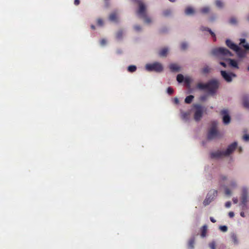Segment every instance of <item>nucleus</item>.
I'll use <instances>...</instances> for the list:
<instances>
[{"mask_svg": "<svg viewBox=\"0 0 249 249\" xmlns=\"http://www.w3.org/2000/svg\"><path fill=\"white\" fill-rule=\"evenodd\" d=\"M243 139L246 141V142H249V135L246 134L243 136Z\"/></svg>", "mask_w": 249, "mask_h": 249, "instance_id": "49530a36", "label": "nucleus"}, {"mask_svg": "<svg viewBox=\"0 0 249 249\" xmlns=\"http://www.w3.org/2000/svg\"><path fill=\"white\" fill-rule=\"evenodd\" d=\"M145 68L147 71H156V62L146 64Z\"/></svg>", "mask_w": 249, "mask_h": 249, "instance_id": "a211bd4d", "label": "nucleus"}, {"mask_svg": "<svg viewBox=\"0 0 249 249\" xmlns=\"http://www.w3.org/2000/svg\"><path fill=\"white\" fill-rule=\"evenodd\" d=\"M247 19L249 21V16L248 17Z\"/></svg>", "mask_w": 249, "mask_h": 249, "instance_id": "338daca9", "label": "nucleus"}, {"mask_svg": "<svg viewBox=\"0 0 249 249\" xmlns=\"http://www.w3.org/2000/svg\"><path fill=\"white\" fill-rule=\"evenodd\" d=\"M109 19L111 21L118 22L117 16L116 13H111L109 17Z\"/></svg>", "mask_w": 249, "mask_h": 249, "instance_id": "4be33fe9", "label": "nucleus"}, {"mask_svg": "<svg viewBox=\"0 0 249 249\" xmlns=\"http://www.w3.org/2000/svg\"><path fill=\"white\" fill-rule=\"evenodd\" d=\"M207 230V226L206 225H204L201 230V236L202 237H204L206 236V231Z\"/></svg>", "mask_w": 249, "mask_h": 249, "instance_id": "c85d7f7f", "label": "nucleus"}, {"mask_svg": "<svg viewBox=\"0 0 249 249\" xmlns=\"http://www.w3.org/2000/svg\"><path fill=\"white\" fill-rule=\"evenodd\" d=\"M173 14V10L171 9H167L162 12V15L166 17H170Z\"/></svg>", "mask_w": 249, "mask_h": 249, "instance_id": "412c9836", "label": "nucleus"}, {"mask_svg": "<svg viewBox=\"0 0 249 249\" xmlns=\"http://www.w3.org/2000/svg\"><path fill=\"white\" fill-rule=\"evenodd\" d=\"M174 102L176 103V104H178V102H179V101H178V98H174Z\"/></svg>", "mask_w": 249, "mask_h": 249, "instance_id": "052dcab7", "label": "nucleus"}, {"mask_svg": "<svg viewBox=\"0 0 249 249\" xmlns=\"http://www.w3.org/2000/svg\"><path fill=\"white\" fill-rule=\"evenodd\" d=\"M240 205L241 206L243 210H245L248 208L247 203H244L243 202H241Z\"/></svg>", "mask_w": 249, "mask_h": 249, "instance_id": "a19ab883", "label": "nucleus"}, {"mask_svg": "<svg viewBox=\"0 0 249 249\" xmlns=\"http://www.w3.org/2000/svg\"><path fill=\"white\" fill-rule=\"evenodd\" d=\"M181 115L182 119L184 121H187L189 120V113L185 112H181Z\"/></svg>", "mask_w": 249, "mask_h": 249, "instance_id": "393cba45", "label": "nucleus"}, {"mask_svg": "<svg viewBox=\"0 0 249 249\" xmlns=\"http://www.w3.org/2000/svg\"><path fill=\"white\" fill-rule=\"evenodd\" d=\"M211 71V68L209 67L208 66H204L201 70V72L203 74H208L209 72H210Z\"/></svg>", "mask_w": 249, "mask_h": 249, "instance_id": "5701e85b", "label": "nucleus"}, {"mask_svg": "<svg viewBox=\"0 0 249 249\" xmlns=\"http://www.w3.org/2000/svg\"><path fill=\"white\" fill-rule=\"evenodd\" d=\"M215 4L216 6L219 8H222L224 7L223 2L220 0H216Z\"/></svg>", "mask_w": 249, "mask_h": 249, "instance_id": "2f4dec72", "label": "nucleus"}, {"mask_svg": "<svg viewBox=\"0 0 249 249\" xmlns=\"http://www.w3.org/2000/svg\"><path fill=\"white\" fill-rule=\"evenodd\" d=\"M227 179L228 177L226 175H221L220 176L219 181L220 183L223 181L226 180Z\"/></svg>", "mask_w": 249, "mask_h": 249, "instance_id": "4c0bfd02", "label": "nucleus"}, {"mask_svg": "<svg viewBox=\"0 0 249 249\" xmlns=\"http://www.w3.org/2000/svg\"><path fill=\"white\" fill-rule=\"evenodd\" d=\"M231 237L232 242L235 245H237L239 244V241L237 236V235L233 232L231 233Z\"/></svg>", "mask_w": 249, "mask_h": 249, "instance_id": "6ab92c4d", "label": "nucleus"}, {"mask_svg": "<svg viewBox=\"0 0 249 249\" xmlns=\"http://www.w3.org/2000/svg\"><path fill=\"white\" fill-rule=\"evenodd\" d=\"M168 29L166 27H163L160 30V32L161 33H166L168 32Z\"/></svg>", "mask_w": 249, "mask_h": 249, "instance_id": "79ce46f5", "label": "nucleus"}, {"mask_svg": "<svg viewBox=\"0 0 249 249\" xmlns=\"http://www.w3.org/2000/svg\"><path fill=\"white\" fill-rule=\"evenodd\" d=\"M194 244H195V238H194V237H193L189 241V243H188L189 247L193 249L194 248Z\"/></svg>", "mask_w": 249, "mask_h": 249, "instance_id": "72a5a7b5", "label": "nucleus"}, {"mask_svg": "<svg viewBox=\"0 0 249 249\" xmlns=\"http://www.w3.org/2000/svg\"><path fill=\"white\" fill-rule=\"evenodd\" d=\"M167 92L168 94L171 95L173 93V89L171 87H168L167 89Z\"/></svg>", "mask_w": 249, "mask_h": 249, "instance_id": "a18cd8bd", "label": "nucleus"}, {"mask_svg": "<svg viewBox=\"0 0 249 249\" xmlns=\"http://www.w3.org/2000/svg\"><path fill=\"white\" fill-rule=\"evenodd\" d=\"M237 147V142H236L230 144L226 150H217L211 153L212 159H218L224 157H228L231 154Z\"/></svg>", "mask_w": 249, "mask_h": 249, "instance_id": "f03ea898", "label": "nucleus"}, {"mask_svg": "<svg viewBox=\"0 0 249 249\" xmlns=\"http://www.w3.org/2000/svg\"><path fill=\"white\" fill-rule=\"evenodd\" d=\"M193 109L194 112L195 120L196 122L200 121L203 116L204 107L199 104H194Z\"/></svg>", "mask_w": 249, "mask_h": 249, "instance_id": "0eeeda50", "label": "nucleus"}, {"mask_svg": "<svg viewBox=\"0 0 249 249\" xmlns=\"http://www.w3.org/2000/svg\"><path fill=\"white\" fill-rule=\"evenodd\" d=\"M210 11V7L209 6H205L200 9V12L203 14H208Z\"/></svg>", "mask_w": 249, "mask_h": 249, "instance_id": "b1692460", "label": "nucleus"}, {"mask_svg": "<svg viewBox=\"0 0 249 249\" xmlns=\"http://www.w3.org/2000/svg\"><path fill=\"white\" fill-rule=\"evenodd\" d=\"M91 28L92 29H95V26L94 25H91Z\"/></svg>", "mask_w": 249, "mask_h": 249, "instance_id": "e2e57ef3", "label": "nucleus"}, {"mask_svg": "<svg viewBox=\"0 0 249 249\" xmlns=\"http://www.w3.org/2000/svg\"><path fill=\"white\" fill-rule=\"evenodd\" d=\"M168 48H163L159 51V54L160 57H166L168 54Z\"/></svg>", "mask_w": 249, "mask_h": 249, "instance_id": "dca6fc26", "label": "nucleus"}, {"mask_svg": "<svg viewBox=\"0 0 249 249\" xmlns=\"http://www.w3.org/2000/svg\"><path fill=\"white\" fill-rule=\"evenodd\" d=\"M237 187L238 184L235 179L231 178L229 179L228 186H224V187L225 195L228 196H231L232 195V191Z\"/></svg>", "mask_w": 249, "mask_h": 249, "instance_id": "423d86ee", "label": "nucleus"}, {"mask_svg": "<svg viewBox=\"0 0 249 249\" xmlns=\"http://www.w3.org/2000/svg\"><path fill=\"white\" fill-rule=\"evenodd\" d=\"M220 73L223 78L228 83L231 82L232 78L236 77L235 74L232 72H228L225 71H221Z\"/></svg>", "mask_w": 249, "mask_h": 249, "instance_id": "1a4fd4ad", "label": "nucleus"}, {"mask_svg": "<svg viewBox=\"0 0 249 249\" xmlns=\"http://www.w3.org/2000/svg\"><path fill=\"white\" fill-rule=\"evenodd\" d=\"M104 24L103 21L102 19L99 18L97 19V24L99 26H103Z\"/></svg>", "mask_w": 249, "mask_h": 249, "instance_id": "de8ad7c7", "label": "nucleus"}, {"mask_svg": "<svg viewBox=\"0 0 249 249\" xmlns=\"http://www.w3.org/2000/svg\"><path fill=\"white\" fill-rule=\"evenodd\" d=\"M249 198V189L246 187H243L241 190V202L248 203Z\"/></svg>", "mask_w": 249, "mask_h": 249, "instance_id": "9d476101", "label": "nucleus"}, {"mask_svg": "<svg viewBox=\"0 0 249 249\" xmlns=\"http://www.w3.org/2000/svg\"><path fill=\"white\" fill-rule=\"evenodd\" d=\"M217 124L216 122H212L211 127L207 135V138L209 140H213L221 137L220 133L216 129Z\"/></svg>", "mask_w": 249, "mask_h": 249, "instance_id": "39448f33", "label": "nucleus"}, {"mask_svg": "<svg viewBox=\"0 0 249 249\" xmlns=\"http://www.w3.org/2000/svg\"><path fill=\"white\" fill-rule=\"evenodd\" d=\"M137 3L138 5V8L136 11L137 16L140 18L142 19L145 23H150L152 20L148 16L147 6L142 0H138Z\"/></svg>", "mask_w": 249, "mask_h": 249, "instance_id": "7ed1b4c3", "label": "nucleus"}, {"mask_svg": "<svg viewBox=\"0 0 249 249\" xmlns=\"http://www.w3.org/2000/svg\"><path fill=\"white\" fill-rule=\"evenodd\" d=\"M248 70L249 71V66L248 67Z\"/></svg>", "mask_w": 249, "mask_h": 249, "instance_id": "774afa93", "label": "nucleus"}, {"mask_svg": "<svg viewBox=\"0 0 249 249\" xmlns=\"http://www.w3.org/2000/svg\"><path fill=\"white\" fill-rule=\"evenodd\" d=\"M228 60L229 61V65L231 67L237 69H239L238 65L236 60L229 58Z\"/></svg>", "mask_w": 249, "mask_h": 249, "instance_id": "f3484780", "label": "nucleus"}, {"mask_svg": "<svg viewBox=\"0 0 249 249\" xmlns=\"http://www.w3.org/2000/svg\"><path fill=\"white\" fill-rule=\"evenodd\" d=\"M232 201L234 204H236L237 203L238 200L237 197H233Z\"/></svg>", "mask_w": 249, "mask_h": 249, "instance_id": "5fc2aeb1", "label": "nucleus"}, {"mask_svg": "<svg viewBox=\"0 0 249 249\" xmlns=\"http://www.w3.org/2000/svg\"><path fill=\"white\" fill-rule=\"evenodd\" d=\"M219 229L223 232H226L228 231V227L225 225L220 226Z\"/></svg>", "mask_w": 249, "mask_h": 249, "instance_id": "e433bc0d", "label": "nucleus"}, {"mask_svg": "<svg viewBox=\"0 0 249 249\" xmlns=\"http://www.w3.org/2000/svg\"><path fill=\"white\" fill-rule=\"evenodd\" d=\"M238 151L240 153L242 152V148L241 147H238Z\"/></svg>", "mask_w": 249, "mask_h": 249, "instance_id": "680f3d73", "label": "nucleus"}, {"mask_svg": "<svg viewBox=\"0 0 249 249\" xmlns=\"http://www.w3.org/2000/svg\"><path fill=\"white\" fill-rule=\"evenodd\" d=\"M194 98V96L193 95H189L185 98V102L187 104H190L192 102Z\"/></svg>", "mask_w": 249, "mask_h": 249, "instance_id": "cd10ccee", "label": "nucleus"}, {"mask_svg": "<svg viewBox=\"0 0 249 249\" xmlns=\"http://www.w3.org/2000/svg\"><path fill=\"white\" fill-rule=\"evenodd\" d=\"M123 32L122 30L118 31L116 35V37L117 39H121L123 37Z\"/></svg>", "mask_w": 249, "mask_h": 249, "instance_id": "7c9ffc66", "label": "nucleus"}, {"mask_svg": "<svg viewBox=\"0 0 249 249\" xmlns=\"http://www.w3.org/2000/svg\"><path fill=\"white\" fill-rule=\"evenodd\" d=\"M217 195V191L215 190H211L207 194V196L203 201L204 206L209 205Z\"/></svg>", "mask_w": 249, "mask_h": 249, "instance_id": "6e6552de", "label": "nucleus"}, {"mask_svg": "<svg viewBox=\"0 0 249 249\" xmlns=\"http://www.w3.org/2000/svg\"><path fill=\"white\" fill-rule=\"evenodd\" d=\"M74 3L75 5H78L80 3V0H74Z\"/></svg>", "mask_w": 249, "mask_h": 249, "instance_id": "4d7b16f0", "label": "nucleus"}, {"mask_svg": "<svg viewBox=\"0 0 249 249\" xmlns=\"http://www.w3.org/2000/svg\"><path fill=\"white\" fill-rule=\"evenodd\" d=\"M209 247L211 249H216L215 248V243L214 241L210 243L209 244Z\"/></svg>", "mask_w": 249, "mask_h": 249, "instance_id": "c03bdc74", "label": "nucleus"}, {"mask_svg": "<svg viewBox=\"0 0 249 249\" xmlns=\"http://www.w3.org/2000/svg\"><path fill=\"white\" fill-rule=\"evenodd\" d=\"M212 54L214 56L221 59L227 60V58L232 56L233 54L228 49L224 47H217L212 49Z\"/></svg>", "mask_w": 249, "mask_h": 249, "instance_id": "20e7f679", "label": "nucleus"}, {"mask_svg": "<svg viewBox=\"0 0 249 249\" xmlns=\"http://www.w3.org/2000/svg\"><path fill=\"white\" fill-rule=\"evenodd\" d=\"M247 51L245 49L244 50L238 46V49L235 50L234 52L236 53L237 57L239 59H242L246 57Z\"/></svg>", "mask_w": 249, "mask_h": 249, "instance_id": "f8f14e48", "label": "nucleus"}, {"mask_svg": "<svg viewBox=\"0 0 249 249\" xmlns=\"http://www.w3.org/2000/svg\"><path fill=\"white\" fill-rule=\"evenodd\" d=\"M220 64L221 65H222L223 67H224V68H226L227 67V64L224 62H220Z\"/></svg>", "mask_w": 249, "mask_h": 249, "instance_id": "6e6d98bb", "label": "nucleus"}, {"mask_svg": "<svg viewBox=\"0 0 249 249\" xmlns=\"http://www.w3.org/2000/svg\"><path fill=\"white\" fill-rule=\"evenodd\" d=\"M106 43H107V41H106V39H102L100 41V44L102 46L105 45L106 44Z\"/></svg>", "mask_w": 249, "mask_h": 249, "instance_id": "3c124183", "label": "nucleus"}, {"mask_svg": "<svg viewBox=\"0 0 249 249\" xmlns=\"http://www.w3.org/2000/svg\"><path fill=\"white\" fill-rule=\"evenodd\" d=\"M209 29V28L207 27H205V26H201L200 27V30L203 32V31H207Z\"/></svg>", "mask_w": 249, "mask_h": 249, "instance_id": "09e8293b", "label": "nucleus"}, {"mask_svg": "<svg viewBox=\"0 0 249 249\" xmlns=\"http://www.w3.org/2000/svg\"><path fill=\"white\" fill-rule=\"evenodd\" d=\"M240 44L241 45L245 50H249V44L246 43V40L245 38H241L240 39Z\"/></svg>", "mask_w": 249, "mask_h": 249, "instance_id": "aec40b11", "label": "nucleus"}, {"mask_svg": "<svg viewBox=\"0 0 249 249\" xmlns=\"http://www.w3.org/2000/svg\"><path fill=\"white\" fill-rule=\"evenodd\" d=\"M240 214L241 216H242V217H245V214L244 212H240Z\"/></svg>", "mask_w": 249, "mask_h": 249, "instance_id": "bf43d9fd", "label": "nucleus"}, {"mask_svg": "<svg viewBox=\"0 0 249 249\" xmlns=\"http://www.w3.org/2000/svg\"><path fill=\"white\" fill-rule=\"evenodd\" d=\"M177 80L179 83H182L184 80L183 75L181 74H178L177 76Z\"/></svg>", "mask_w": 249, "mask_h": 249, "instance_id": "473e14b6", "label": "nucleus"}, {"mask_svg": "<svg viewBox=\"0 0 249 249\" xmlns=\"http://www.w3.org/2000/svg\"><path fill=\"white\" fill-rule=\"evenodd\" d=\"M137 68L134 65H130L128 67L127 70L129 72H133L136 71Z\"/></svg>", "mask_w": 249, "mask_h": 249, "instance_id": "f704fd0d", "label": "nucleus"}, {"mask_svg": "<svg viewBox=\"0 0 249 249\" xmlns=\"http://www.w3.org/2000/svg\"><path fill=\"white\" fill-rule=\"evenodd\" d=\"M210 219L211 221L213 223L216 222V220L213 217H210Z\"/></svg>", "mask_w": 249, "mask_h": 249, "instance_id": "13d9d810", "label": "nucleus"}, {"mask_svg": "<svg viewBox=\"0 0 249 249\" xmlns=\"http://www.w3.org/2000/svg\"><path fill=\"white\" fill-rule=\"evenodd\" d=\"M169 68L173 72H178L180 70V67L175 63H171L169 65Z\"/></svg>", "mask_w": 249, "mask_h": 249, "instance_id": "4468645a", "label": "nucleus"}, {"mask_svg": "<svg viewBox=\"0 0 249 249\" xmlns=\"http://www.w3.org/2000/svg\"><path fill=\"white\" fill-rule=\"evenodd\" d=\"M228 215L230 217L232 218L234 216V213L233 212H230L228 213Z\"/></svg>", "mask_w": 249, "mask_h": 249, "instance_id": "864d4df0", "label": "nucleus"}, {"mask_svg": "<svg viewBox=\"0 0 249 249\" xmlns=\"http://www.w3.org/2000/svg\"><path fill=\"white\" fill-rule=\"evenodd\" d=\"M243 105L244 107L249 109V100L247 98H244L243 100Z\"/></svg>", "mask_w": 249, "mask_h": 249, "instance_id": "bb28decb", "label": "nucleus"}, {"mask_svg": "<svg viewBox=\"0 0 249 249\" xmlns=\"http://www.w3.org/2000/svg\"><path fill=\"white\" fill-rule=\"evenodd\" d=\"M188 44L186 42H183L180 44V47L181 50H185L188 48Z\"/></svg>", "mask_w": 249, "mask_h": 249, "instance_id": "c9c22d12", "label": "nucleus"}, {"mask_svg": "<svg viewBox=\"0 0 249 249\" xmlns=\"http://www.w3.org/2000/svg\"><path fill=\"white\" fill-rule=\"evenodd\" d=\"M184 13L186 15L190 16L193 15L195 13V10L191 6H188L185 8Z\"/></svg>", "mask_w": 249, "mask_h": 249, "instance_id": "2eb2a0df", "label": "nucleus"}, {"mask_svg": "<svg viewBox=\"0 0 249 249\" xmlns=\"http://www.w3.org/2000/svg\"><path fill=\"white\" fill-rule=\"evenodd\" d=\"M207 31L210 33V34L214 38V40L215 41L216 40V36H215V35L214 33V32H213L211 30V29H210V28H209V29Z\"/></svg>", "mask_w": 249, "mask_h": 249, "instance_id": "58836bf2", "label": "nucleus"}, {"mask_svg": "<svg viewBox=\"0 0 249 249\" xmlns=\"http://www.w3.org/2000/svg\"><path fill=\"white\" fill-rule=\"evenodd\" d=\"M220 114L222 116L223 122L225 124H229L231 122V117L227 109L221 111Z\"/></svg>", "mask_w": 249, "mask_h": 249, "instance_id": "9b49d317", "label": "nucleus"}, {"mask_svg": "<svg viewBox=\"0 0 249 249\" xmlns=\"http://www.w3.org/2000/svg\"><path fill=\"white\" fill-rule=\"evenodd\" d=\"M134 29L137 31H139L141 29V27L140 25H136L134 26Z\"/></svg>", "mask_w": 249, "mask_h": 249, "instance_id": "603ef678", "label": "nucleus"}, {"mask_svg": "<svg viewBox=\"0 0 249 249\" xmlns=\"http://www.w3.org/2000/svg\"><path fill=\"white\" fill-rule=\"evenodd\" d=\"M171 2H174L176 1V0H169Z\"/></svg>", "mask_w": 249, "mask_h": 249, "instance_id": "0e129e2a", "label": "nucleus"}, {"mask_svg": "<svg viewBox=\"0 0 249 249\" xmlns=\"http://www.w3.org/2000/svg\"><path fill=\"white\" fill-rule=\"evenodd\" d=\"M220 84L218 79H212L206 83H199L197 85V88L200 90H206L209 95L213 96L216 93Z\"/></svg>", "mask_w": 249, "mask_h": 249, "instance_id": "f257e3e1", "label": "nucleus"}, {"mask_svg": "<svg viewBox=\"0 0 249 249\" xmlns=\"http://www.w3.org/2000/svg\"><path fill=\"white\" fill-rule=\"evenodd\" d=\"M229 22L230 24H231L232 25H237L238 21H237V19H236V18L231 17L229 19Z\"/></svg>", "mask_w": 249, "mask_h": 249, "instance_id": "c756f323", "label": "nucleus"}, {"mask_svg": "<svg viewBox=\"0 0 249 249\" xmlns=\"http://www.w3.org/2000/svg\"><path fill=\"white\" fill-rule=\"evenodd\" d=\"M214 19V18H212H212H211V20H212V21Z\"/></svg>", "mask_w": 249, "mask_h": 249, "instance_id": "69168bd1", "label": "nucleus"}, {"mask_svg": "<svg viewBox=\"0 0 249 249\" xmlns=\"http://www.w3.org/2000/svg\"><path fill=\"white\" fill-rule=\"evenodd\" d=\"M184 82L188 86H189L191 82V79L189 77H185L184 78Z\"/></svg>", "mask_w": 249, "mask_h": 249, "instance_id": "ea45409f", "label": "nucleus"}, {"mask_svg": "<svg viewBox=\"0 0 249 249\" xmlns=\"http://www.w3.org/2000/svg\"><path fill=\"white\" fill-rule=\"evenodd\" d=\"M163 70V66L160 63L157 62V72H161Z\"/></svg>", "mask_w": 249, "mask_h": 249, "instance_id": "a878e982", "label": "nucleus"}, {"mask_svg": "<svg viewBox=\"0 0 249 249\" xmlns=\"http://www.w3.org/2000/svg\"><path fill=\"white\" fill-rule=\"evenodd\" d=\"M231 203L230 201H227L225 203V206L227 208H229L231 206Z\"/></svg>", "mask_w": 249, "mask_h": 249, "instance_id": "8fccbe9b", "label": "nucleus"}, {"mask_svg": "<svg viewBox=\"0 0 249 249\" xmlns=\"http://www.w3.org/2000/svg\"><path fill=\"white\" fill-rule=\"evenodd\" d=\"M208 96L207 95H203L200 97V100L201 101H205L207 100Z\"/></svg>", "mask_w": 249, "mask_h": 249, "instance_id": "37998d69", "label": "nucleus"}, {"mask_svg": "<svg viewBox=\"0 0 249 249\" xmlns=\"http://www.w3.org/2000/svg\"><path fill=\"white\" fill-rule=\"evenodd\" d=\"M226 45L231 49L233 51H235V50L238 49V46L236 45V44L232 42L231 40L230 39H227L226 40Z\"/></svg>", "mask_w": 249, "mask_h": 249, "instance_id": "ddd939ff", "label": "nucleus"}]
</instances>
